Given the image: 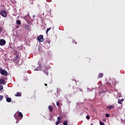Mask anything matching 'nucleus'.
Returning <instances> with one entry per match:
<instances>
[{
    "instance_id": "nucleus-17",
    "label": "nucleus",
    "mask_w": 125,
    "mask_h": 125,
    "mask_svg": "<svg viewBox=\"0 0 125 125\" xmlns=\"http://www.w3.org/2000/svg\"><path fill=\"white\" fill-rule=\"evenodd\" d=\"M104 93H105L104 92H101L100 93V96H101L102 97H103V96H104Z\"/></svg>"
},
{
    "instance_id": "nucleus-29",
    "label": "nucleus",
    "mask_w": 125,
    "mask_h": 125,
    "mask_svg": "<svg viewBox=\"0 0 125 125\" xmlns=\"http://www.w3.org/2000/svg\"><path fill=\"white\" fill-rule=\"evenodd\" d=\"M16 28L17 29V28H20V26H16Z\"/></svg>"
},
{
    "instance_id": "nucleus-1",
    "label": "nucleus",
    "mask_w": 125,
    "mask_h": 125,
    "mask_svg": "<svg viewBox=\"0 0 125 125\" xmlns=\"http://www.w3.org/2000/svg\"><path fill=\"white\" fill-rule=\"evenodd\" d=\"M37 40L39 42H44V39H43V35H40L37 37Z\"/></svg>"
},
{
    "instance_id": "nucleus-23",
    "label": "nucleus",
    "mask_w": 125,
    "mask_h": 125,
    "mask_svg": "<svg viewBox=\"0 0 125 125\" xmlns=\"http://www.w3.org/2000/svg\"><path fill=\"white\" fill-rule=\"evenodd\" d=\"M86 119H87V120H89L90 119V117L89 115H87L86 116Z\"/></svg>"
},
{
    "instance_id": "nucleus-2",
    "label": "nucleus",
    "mask_w": 125,
    "mask_h": 125,
    "mask_svg": "<svg viewBox=\"0 0 125 125\" xmlns=\"http://www.w3.org/2000/svg\"><path fill=\"white\" fill-rule=\"evenodd\" d=\"M0 73L1 75H2L3 76H6V75H7L8 74L6 70H5V69H2L1 68H0Z\"/></svg>"
},
{
    "instance_id": "nucleus-30",
    "label": "nucleus",
    "mask_w": 125,
    "mask_h": 125,
    "mask_svg": "<svg viewBox=\"0 0 125 125\" xmlns=\"http://www.w3.org/2000/svg\"><path fill=\"white\" fill-rule=\"evenodd\" d=\"M44 85H45V86H47V84L45 83V84H44Z\"/></svg>"
},
{
    "instance_id": "nucleus-12",
    "label": "nucleus",
    "mask_w": 125,
    "mask_h": 125,
    "mask_svg": "<svg viewBox=\"0 0 125 125\" xmlns=\"http://www.w3.org/2000/svg\"><path fill=\"white\" fill-rule=\"evenodd\" d=\"M11 100H12V99H11V98L8 97L6 98L7 102L10 103V102H11Z\"/></svg>"
},
{
    "instance_id": "nucleus-16",
    "label": "nucleus",
    "mask_w": 125,
    "mask_h": 125,
    "mask_svg": "<svg viewBox=\"0 0 125 125\" xmlns=\"http://www.w3.org/2000/svg\"><path fill=\"white\" fill-rule=\"evenodd\" d=\"M18 115L19 116V117H21V118H23V114H22L21 112H19Z\"/></svg>"
},
{
    "instance_id": "nucleus-13",
    "label": "nucleus",
    "mask_w": 125,
    "mask_h": 125,
    "mask_svg": "<svg viewBox=\"0 0 125 125\" xmlns=\"http://www.w3.org/2000/svg\"><path fill=\"white\" fill-rule=\"evenodd\" d=\"M103 74H102V73L99 74L98 76V78L99 79H101V78H103Z\"/></svg>"
},
{
    "instance_id": "nucleus-18",
    "label": "nucleus",
    "mask_w": 125,
    "mask_h": 125,
    "mask_svg": "<svg viewBox=\"0 0 125 125\" xmlns=\"http://www.w3.org/2000/svg\"><path fill=\"white\" fill-rule=\"evenodd\" d=\"M63 125H68V120H65L63 122Z\"/></svg>"
},
{
    "instance_id": "nucleus-22",
    "label": "nucleus",
    "mask_w": 125,
    "mask_h": 125,
    "mask_svg": "<svg viewBox=\"0 0 125 125\" xmlns=\"http://www.w3.org/2000/svg\"><path fill=\"white\" fill-rule=\"evenodd\" d=\"M105 117H106V118H109V117H110V114H108V113H106L105 114Z\"/></svg>"
},
{
    "instance_id": "nucleus-28",
    "label": "nucleus",
    "mask_w": 125,
    "mask_h": 125,
    "mask_svg": "<svg viewBox=\"0 0 125 125\" xmlns=\"http://www.w3.org/2000/svg\"><path fill=\"white\" fill-rule=\"evenodd\" d=\"M2 31V28L0 27V32H1Z\"/></svg>"
},
{
    "instance_id": "nucleus-9",
    "label": "nucleus",
    "mask_w": 125,
    "mask_h": 125,
    "mask_svg": "<svg viewBox=\"0 0 125 125\" xmlns=\"http://www.w3.org/2000/svg\"><path fill=\"white\" fill-rule=\"evenodd\" d=\"M124 100H125V99H118V103H119V104H123V102L124 101Z\"/></svg>"
},
{
    "instance_id": "nucleus-19",
    "label": "nucleus",
    "mask_w": 125,
    "mask_h": 125,
    "mask_svg": "<svg viewBox=\"0 0 125 125\" xmlns=\"http://www.w3.org/2000/svg\"><path fill=\"white\" fill-rule=\"evenodd\" d=\"M50 30H51V27L47 28L46 30V34H47V33H48Z\"/></svg>"
},
{
    "instance_id": "nucleus-24",
    "label": "nucleus",
    "mask_w": 125,
    "mask_h": 125,
    "mask_svg": "<svg viewBox=\"0 0 125 125\" xmlns=\"http://www.w3.org/2000/svg\"><path fill=\"white\" fill-rule=\"evenodd\" d=\"M100 125H105L104 123H103L102 121L100 122Z\"/></svg>"
},
{
    "instance_id": "nucleus-32",
    "label": "nucleus",
    "mask_w": 125,
    "mask_h": 125,
    "mask_svg": "<svg viewBox=\"0 0 125 125\" xmlns=\"http://www.w3.org/2000/svg\"><path fill=\"white\" fill-rule=\"evenodd\" d=\"M80 91H83L82 90H80Z\"/></svg>"
},
{
    "instance_id": "nucleus-10",
    "label": "nucleus",
    "mask_w": 125,
    "mask_h": 125,
    "mask_svg": "<svg viewBox=\"0 0 125 125\" xmlns=\"http://www.w3.org/2000/svg\"><path fill=\"white\" fill-rule=\"evenodd\" d=\"M21 95H22V93L19 92H18L15 95V96L16 97H20L21 96Z\"/></svg>"
},
{
    "instance_id": "nucleus-27",
    "label": "nucleus",
    "mask_w": 125,
    "mask_h": 125,
    "mask_svg": "<svg viewBox=\"0 0 125 125\" xmlns=\"http://www.w3.org/2000/svg\"><path fill=\"white\" fill-rule=\"evenodd\" d=\"M105 121H106V119H105V118L103 119V122H105Z\"/></svg>"
},
{
    "instance_id": "nucleus-11",
    "label": "nucleus",
    "mask_w": 125,
    "mask_h": 125,
    "mask_svg": "<svg viewBox=\"0 0 125 125\" xmlns=\"http://www.w3.org/2000/svg\"><path fill=\"white\" fill-rule=\"evenodd\" d=\"M24 28L26 29V30H29L30 29V27H29V25L27 24H24L23 26Z\"/></svg>"
},
{
    "instance_id": "nucleus-5",
    "label": "nucleus",
    "mask_w": 125,
    "mask_h": 125,
    "mask_svg": "<svg viewBox=\"0 0 125 125\" xmlns=\"http://www.w3.org/2000/svg\"><path fill=\"white\" fill-rule=\"evenodd\" d=\"M6 43L5 40L3 39L0 40V45H4Z\"/></svg>"
},
{
    "instance_id": "nucleus-6",
    "label": "nucleus",
    "mask_w": 125,
    "mask_h": 125,
    "mask_svg": "<svg viewBox=\"0 0 125 125\" xmlns=\"http://www.w3.org/2000/svg\"><path fill=\"white\" fill-rule=\"evenodd\" d=\"M48 69L46 67H44V70H43V72L44 74H46L47 76H48V70H47Z\"/></svg>"
},
{
    "instance_id": "nucleus-31",
    "label": "nucleus",
    "mask_w": 125,
    "mask_h": 125,
    "mask_svg": "<svg viewBox=\"0 0 125 125\" xmlns=\"http://www.w3.org/2000/svg\"><path fill=\"white\" fill-rule=\"evenodd\" d=\"M108 85H109V86L111 85V83H108Z\"/></svg>"
},
{
    "instance_id": "nucleus-21",
    "label": "nucleus",
    "mask_w": 125,
    "mask_h": 125,
    "mask_svg": "<svg viewBox=\"0 0 125 125\" xmlns=\"http://www.w3.org/2000/svg\"><path fill=\"white\" fill-rule=\"evenodd\" d=\"M3 89V86L2 85H0V91Z\"/></svg>"
},
{
    "instance_id": "nucleus-3",
    "label": "nucleus",
    "mask_w": 125,
    "mask_h": 125,
    "mask_svg": "<svg viewBox=\"0 0 125 125\" xmlns=\"http://www.w3.org/2000/svg\"><path fill=\"white\" fill-rule=\"evenodd\" d=\"M1 15L4 18L7 17V13L6 12V11L2 10V11H1Z\"/></svg>"
},
{
    "instance_id": "nucleus-8",
    "label": "nucleus",
    "mask_w": 125,
    "mask_h": 125,
    "mask_svg": "<svg viewBox=\"0 0 125 125\" xmlns=\"http://www.w3.org/2000/svg\"><path fill=\"white\" fill-rule=\"evenodd\" d=\"M5 81L3 79L0 80V84H5Z\"/></svg>"
},
{
    "instance_id": "nucleus-15",
    "label": "nucleus",
    "mask_w": 125,
    "mask_h": 125,
    "mask_svg": "<svg viewBox=\"0 0 125 125\" xmlns=\"http://www.w3.org/2000/svg\"><path fill=\"white\" fill-rule=\"evenodd\" d=\"M48 109H49L50 112H52L53 108H52V106L51 105H49L48 106Z\"/></svg>"
},
{
    "instance_id": "nucleus-26",
    "label": "nucleus",
    "mask_w": 125,
    "mask_h": 125,
    "mask_svg": "<svg viewBox=\"0 0 125 125\" xmlns=\"http://www.w3.org/2000/svg\"><path fill=\"white\" fill-rule=\"evenodd\" d=\"M18 57H19V55H17L16 56V60H17V59H18Z\"/></svg>"
},
{
    "instance_id": "nucleus-7",
    "label": "nucleus",
    "mask_w": 125,
    "mask_h": 125,
    "mask_svg": "<svg viewBox=\"0 0 125 125\" xmlns=\"http://www.w3.org/2000/svg\"><path fill=\"white\" fill-rule=\"evenodd\" d=\"M114 107H115V106H114V105H112L107 106L106 109H107V110H111V109H114Z\"/></svg>"
},
{
    "instance_id": "nucleus-20",
    "label": "nucleus",
    "mask_w": 125,
    "mask_h": 125,
    "mask_svg": "<svg viewBox=\"0 0 125 125\" xmlns=\"http://www.w3.org/2000/svg\"><path fill=\"white\" fill-rule=\"evenodd\" d=\"M3 99V95H0V101H1Z\"/></svg>"
},
{
    "instance_id": "nucleus-25",
    "label": "nucleus",
    "mask_w": 125,
    "mask_h": 125,
    "mask_svg": "<svg viewBox=\"0 0 125 125\" xmlns=\"http://www.w3.org/2000/svg\"><path fill=\"white\" fill-rule=\"evenodd\" d=\"M60 103L59 102H57V106H58V107H59L60 106Z\"/></svg>"
},
{
    "instance_id": "nucleus-14",
    "label": "nucleus",
    "mask_w": 125,
    "mask_h": 125,
    "mask_svg": "<svg viewBox=\"0 0 125 125\" xmlns=\"http://www.w3.org/2000/svg\"><path fill=\"white\" fill-rule=\"evenodd\" d=\"M16 23H17L18 25H21V21L20 20H18L16 21Z\"/></svg>"
},
{
    "instance_id": "nucleus-4",
    "label": "nucleus",
    "mask_w": 125,
    "mask_h": 125,
    "mask_svg": "<svg viewBox=\"0 0 125 125\" xmlns=\"http://www.w3.org/2000/svg\"><path fill=\"white\" fill-rule=\"evenodd\" d=\"M58 121L55 123L56 125H58L61 123V121H62V118L61 117H58L57 118Z\"/></svg>"
}]
</instances>
